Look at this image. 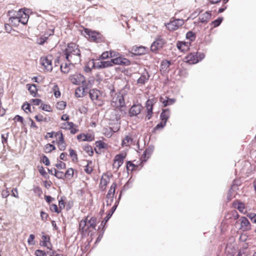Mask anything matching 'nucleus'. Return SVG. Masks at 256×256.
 Instances as JSON below:
<instances>
[{"label": "nucleus", "mask_w": 256, "mask_h": 256, "mask_svg": "<svg viewBox=\"0 0 256 256\" xmlns=\"http://www.w3.org/2000/svg\"><path fill=\"white\" fill-rule=\"evenodd\" d=\"M64 52L66 58L68 62L75 64L80 63L81 61L80 51L78 46L76 44L70 43L68 44Z\"/></svg>", "instance_id": "obj_1"}, {"label": "nucleus", "mask_w": 256, "mask_h": 256, "mask_svg": "<svg viewBox=\"0 0 256 256\" xmlns=\"http://www.w3.org/2000/svg\"><path fill=\"white\" fill-rule=\"evenodd\" d=\"M89 95L90 99L94 103L100 106L103 104V101L101 100V92L98 90L92 89L89 91Z\"/></svg>", "instance_id": "obj_2"}, {"label": "nucleus", "mask_w": 256, "mask_h": 256, "mask_svg": "<svg viewBox=\"0 0 256 256\" xmlns=\"http://www.w3.org/2000/svg\"><path fill=\"white\" fill-rule=\"evenodd\" d=\"M112 105L121 112L124 110L125 102L124 96L120 94L116 98H113L112 101Z\"/></svg>", "instance_id": "obj_3"}, {"label": "nucleus", "mask_w": 256, "mask_h": 256, "mask_svg": "<svg viewBox=\"0 0 256 256\" xmlns=\"http://www.w3.org/2000/svg\"><path fill=\"white\" fill-rule=\"evenodd\" d=\"M52 55L42 56L40 58V64L46 70L51 72L52 70Z\"/></svg>", "instance_id": "obj_4"}, {"label": "nucleus", "mask_w": 256, "mask_h": 256, "mask_svg": "<svg viewBox=\"0 0 256 256\" xmlns=\"http://www.w3.org/2000/svg\"><path fill=\"white\" fill-rule=\"evenodd\" d=\"M184 21L182 19H176L170 21V22L166 24V26L170 31H174L178 29L183 25Z\"/></svg>", "instance_id": "obj_5"}, {"label": "nucleus", "mask_w": 256, "mask_h": 256, "mask_svg": "<svg viewBox=\"0 0 256 256\" xmlns=\"http://www.w3.org/2000/svg\"><path fill=\"white\" fill-rule=\"evenodd\" d=\"M9 16V23L14 26H18L20 24V14L18 11L9 10L8 12Z\"/></svg>", "instance_id": "obj_6"}, {"label": "nucleus", "mask_w": 256, "mask_h": 256, "mask_svg": "<svg viewBox=\"0 0 256 256\" xmlns=\"http://www.w3.org/2000/svg\"><path fill=\"white\" fill-rule=\"evenodd\" d=\"M164 44L165 40L161 36H158L152 44L150 50L153 52H156L158 50L162 48Z\"/></svg>", "instance_id": "obj_7"}, {"label": "nucleus", "mask_w": 256, "mask_h": 256, "mask_svg": "<svg viewBox=\"0 0 256 256\" xmlns=\"http://www.w3.org/2000/svg\"><path fill=\"white\" fill-rule=\"evenodd\" d=\"M92 67L94 68L102 69L112 66L110 60L94 62L92 60L91 62Z\"/></svg>", "instance_id": "obj_8"}, {"label": "nucleus", "mask_w": 256, "mask_h": 256, "mask_svg": "<svg viewBox=\"0 0 256 256\" xmlns=\"http://www.w3.org/2000/svg\"><path fill=\"white\" fill-rule=\"evenodd\" d=\"M70 82L74 84H83L86 82L84 76L80 74H76L70 76Z\"/></svg>", "instance_id": "obj_9"}, {"label": "nucleus", "mask_w": 256, "mask_h": 256, "mask_svg": "<svg viewBox=\"0 0 256 256\" xmlns=\"http://www.w3.org/2000/svg\"><path fill=\"white\" fill-rule=\"evenodd\" d=\"M112 64V66L114 64L122 65V66H128L130 64V61L124 58L122 56H118L110 60Z\"/></svg>", "instance_id": "obj_10"}, {"label": "nucleus", "mask_w": 256, "mask_h": 256, "mask_svg": "<svg viewBox=\"0 0 256 256\" xmlns=\"http://www.w3.org/2000/svg\"><path fill=\"white\" fill-rule=\"evenodd\" d=\"M125 158L122 154H116L115 156L114 162L112 164L113 168L118 170L120 167L123 164Z\"/></svg>", "instance_id": "obj_11"}, {"label": "nucleus", "mask_w": 256, "mask_h": 256, "mask_svg": "<svg viewBox=\"0 0 256 256\" xmlns=\"http://www.w3.org/2000/svg\"><path fill=\"white\" fill-rule=\"evenodd\" d=\"M55 137L58 140V146L60 150H64L66 148V144L64 140L63 134L61 132H57L55 134Z\"/></svg>", "instance_id": "obj_12"}, {"label": "nucleus", "mask_w": 256, "mask_h": 256, "mask_svg": "<svg viewBox=\"0 0 256 256\" xmlns=\"http://www.w3.org/2000/svg\"><path fill=\"white\" fill-rule=\"evenodd\" d=\"M142 106L140 104H134L129 110L130 116L132 117L136 116L140 114Z\"/></svg>", "instance_id": "obj_13"}, {"label": "nucleus", "mask_w": 256, "mask_h": 256, "mask_svg": "<svg viewBox=\"0 0 256 256\" xmlns=\"http://www.w3.org/2000/svg\"><path fill=\"white\" fill-rule=\"evenodd\" d=\"M146 48L144 46H134L130 50V52L134 55H142L146 53Z\"/></svg>", "instance_id": "obj_14"}, {"label": "nucleus", "mask_w": 256, "mask_h": 256, "mask_svg": "<svg viewBox=\"0 0 256 256\" xmlns=\"http://www.w3.org/2000/svg\"><path fill=\"white\" fill-rule=\"evenodd\" d=\"M96 217H92L89 220L87 221V232L89 233L92 230H96Z\"/></svg>", "instance_id": "obj_15"}, {"label": "nucleus", "mask_w": 256, "mask_h": 256, "mask_svg": "<svg viewBox=\"0 0 256 256\" xmlns=\"http://www.w3.org/2000/svg\"><path fill=\"white\" fill-rule=\"evenodd\" d=\"M240 228L244 231H248L251 229V224L246 217L242 216L240 218Z\"/></svg>", "instance_id": "obj_16"}, {"label": "nucleus", "mask_w": 256, "mask_h": 256, "mask_svg": "<svg viewBox=\"0 0 256 256\" xmlns=\"http://www.w3.org/2000/svg\"><path fill=\"white\" fill-rule=\"evenodd\" d=\"M88 216L85 217L82 220L79 224V230L82 234H84L87 232V221Z\"/></svg>", "instance_id": "obj_17"}, {"label": "nucleus", "mask_w": 256, "mask_h": 256, "mask_svg": "<svg viewBox=\"0 0 256 256\" xmlns=\"http://www.w3.org/2000/svg\"><path fill=\"white\" fill-rule=\"evenodd\" d=\"M18 14H20L19 21L20 23L23 24H26L28 21L29 18L28 14H26L24 11H23L22 9L18 11Z\"/></svg>", "instance_id": "obj_18"}, {"label": "nucleus", "mask_w": 256, "mask_h": 256, "mask_svg": "<svg viewBox=\"0 0 256 256\" xmlns=\"http://www.w3.org/2000/svg\"><path fill=\"white\" fill-rule=\"evenodd\" d=\"M186 62L190 64H195L198 62V57L195 54L190 53L186 56Z\"/></svg>", "instance_id": "obj_19"}, {"label": "nucleus", "mask_w": 256, "mask_h": 256, "mask_svg": "<svg viewBox=\"0 0 256 256\" xmlns=\"http://www.w3.org/2000/svg\"><path fill=\"white\" fill-rule=\"evenodd\" d=\"M150 78V75L148 72H145L142 74L140 78L137 80V83L138 84H144L148 82Z\"/></svg>", "instance_id": "obj_20"}, {"label": "nucleus", "mask_w": 256, "mask_h": 256, "mask_svg": "<svg viewBox=\"0 0 256 256\" xmlns=\"http://www.w3.org/2000/svg\"><path fill=\"white\" fill-rule=\"evenodd\" d=\"M116 186V183H113L112 184L106 195L107 198L110 200V202H112L113 200V197L115 192Z\"/></svg>", "instance_id": "obj_21"}, {"label": "nucleus", "mask_w": 256, "mask_h": 256, "mask_svg": "<svg viewBox=\"0 0 256 256\" xmlns=\"http://www.w3.org/2000/svg\"><path fill=\"white\" fill-rule=\"evenodd\" d=\"M211 14L206 12L202 14H200L198 17V19L200 22L202 23H206L209 20L210 18Z\"/></svg>", "instance_id": "obj_22"}, {"label": "nucleus", "mask_w": 256, "mask_h": 256, "mask_svg": "<svg viewBox=\"0 0 256 256\" xmlns=\"http://www.w3.org/2000/svg\"><path fill=\"white\" fill-rule=\"evenodd\" d=\"M170 116V110L168 109H165L162 110L160 115L162 120L166 123L167 120Z\"/></svg>", "instance_id": "obj_23"}, {"label": "nucleus", "mask_w": 256, "mask_h": 256, "mask_svg": "<svg viewBox=\"0 0 256 256\" xmlns=\"http://www.w3.org/2000/svg\"><path fill=\"white\" fill-rule=\"evenodd\" d=\"M170 64V62L168 60H162L160 64V70L163 72H169V67Z\"/></svg>", "instance_id": "obj_24"}, {"label": "nucleus", "mask_w": 256, "mask_h": 256, "mask_svg": "<svg viewBox=\"0 0 256 256\" xmlns=\"http://www.w3.org/2000/svg\"><path fill=\"white\" fill-rule=\"evenodd\" d=\"M75 64H72L70 62L69 64L66 63L64 65L61 64L60 66V70L62 72L64 73H68L72 67L74 66Z\"/></svg>", "instance_id": "obj_25"}, {"label": "nucleus", "mask_w": 256, "mask_h": 256, "mask_svg": "<svg viewBox=\"0 0 256 256\" xmlns=\"http://www.w3.org/2000/svg\"><path fill=\"white\" fill-rule=\"evenodd\" d=\"M85 32L92 40L96 42H98V33L88 29H86Z\"/></svg>", "instance_id": "obj_26"}, {"label": "nucleus", "mask_w": 256, "mask_h": 256, "mask_svg": "<svg viewBox=\"0 0 256 256\" xmlns=\"http://www.w3.org/2000/svg\"><path fill=\"white\" fill-rule=\"evenodd\" d=\"M156 103L155 98L148 99L146 103V110H152L153 106Z\"/></svg>", "instance_id": "obj_27"}, {"label": "nucleus", "mask_w": 256, "mask_h": 256, "mask_svg": "<svg viewBox=\"0 0 256 256\" xmlns=\"http://www.w3.org/2000/svg\"><path fill=\"white\" fill-rule=\"evenodd\" d=\"M26 86L28 88V90L30 92V94L34 96H36L38 90L36 85L34 84H26Z\"/></svg>", "instance_id": "obj_28"}, {"label": "nucleus", "mask_w": 256, "mask_h": 256, "mask_svg": "<svg viewBox=\"0 0 256 256\" xmlns=\"http://www.w3.org/2000/svg\"><path fill=\"white\" fill-rule=\"evenodd\" d=\"M86 88H84V86L82 87L78 88L75 92L76 96L78 98H80L84 96V92H85Z\"/></svg>", "instance_id": "obj_29"}, {"label": "nucleus", "mask_w": 256, "mask_h": 256, "mask_svg": "<svg viewBox=\"0 0 256 256\" xmlns=\"http://www.w3.org/2000/svg\"><path fill=\"white\" fill-rule=\"evenodd\" d=\"M77 138L82 141H92V138L91 136L84 134L78 135Z\"/></svg>", "instance_id": "obj_30"}, {"label": "nucleus", "mask_w": 256, "mask_h": 256, "mask_svg": "<svg viewBox=\"0 0 256 256\" xmlns=\"http://www.w3.org/2000/svg\"><path fill=\"white\" fill-rule=\"evenodd\" d=\"M132 138L128 136H126L122 141V146H130L132 143Z\"/></svg>", "instance_id": "obj_31"}, {"label": "nucleus", "mask_w": 256, "mask_h": 256, "mask_svg": "<svg viewBox=\"0 0 256 256\" xmlns=\"http://www.w3.org/2000/svg\"><path fill=\"white\" fill-rule=\"evenodd\" d=\"M153 152V148H146L142 156H144V160H146V158H148L152 154Z\"/></svg>", "instance_id": "obj_32"}, {"label": "nucleus", "mask_w": 256, "mask_h": 256, "mask_svg": "<svg viewBox=\"0 0 256 256\" xmlns=\"http://www.w3.org/2000/svg\"><path fill=\"white\" fill-rule=\"evenodd\" d=\"M56 149V147L50 144H46L44 147L45 152H50L52 150Z\"/></svg>", "instance_id": "obj_33"}, {"label": "nucleus", "mask_w": 256, "mask_h": 256, "mask_svg": "<svg viewBox=\"0 0 256 256\" xmlns=\"http://www.w3.org/2000/svg\"><path fill=\"white\" fill-rule=\"evenodd\" d=\"M177 48L181 51H184L187 48V45L186 42H178L177 44Z\"/></svg>", "instance_id": "obj_34"}, {"label": "nucleus", "mask_w": 256, "mask_h": 256, "mask_svg": "<svg viewBox=\"0 0 256 256\" xmlns=\"http://www.w3.org/2000/svg\"><path fill=\"white\" fill-rule=\"evenodd\" d=\"M186 38L187 39L190 40V41H193L196 38V34L193 32L189 31L186 33Z\"/></svg>", "instance_id": "obj_35"}, {"label": "nucleus", "mask_w": 256, "mask_h": 256, "mask_svg": "<svg viewBox=\"0 0 256 256\" xmlns=\"http://www.w3.org/2000/svg\"><path fill=\"white\" fill-rule=\"evenodd\" d=\"M54 175L58 178H64L65 176V174L63 172L58 171L55 168L54 169Z\"/></svg>", "instance_id": "obj_36"}, {"label": "nucleus", "mask_w": 256, "mask_h": 256, "mask_svg": "<svg viewBox=\"0 0 256 256\" xmlns=\"http://www.w3.org/2000/svg\"><path fill=\"white\" fill-rule=\"evenodd\" d=\"M34 118H36V120L38 122H41L43 121L47 122L48 121V118H46L44 117L43 116L40 114L36 116H34Z\"/></svg>", "instance_id": "obj_37"}, {"label": "nucleus", "mask_w": 256, "mask_h": 256, "mask_svg": "<svg viewBox=\"0 0 256 256\" xmlns=\"http://www.w3.org/2000/svg\"><path fill=\"white\" fill-rule=\"evenodd\" d=\"M223 18H218L216 20L212 22L211 23V25L214 27L218 26L222 22Z\"/></svg>", "instance_id": "obj_38"}, {"label": "nucleus", "mask_w": 256, "mask_h": 256, "mask_svg": "<svg viewBox=\"0 0 256 256\" xmlns=\"http://www.w3.org/2000/svg\"><path fill=\"white\" fill-rule=\"evenodd\" d=\"M70 156L72 158L73 161L76 160H78L77 154L74 150L72 148L69 150Z\"/></svg>", "instance_id": "obj_39"}, {"label": "nucleus", "mask_w": 256, "mask_h": 256, "mask_svg": "<svg viewBox=\"0 0 256 256\" xmlns=\"http://www.w3.org/2000/svg\"><path fill=\"white\" fill-rule=\"evenodd\" d=\"M66 106V103L64 101H60L57 103L56 108L58 110H64Z\"/></svg>", "instance_id": "obj_40"}, {"label": "nucleus", "mask_w": 256, "mask_h": 256, "mask_svg": "<svg viewBox=\"0 0 256 256\" xmlns=\"http://www.w3.org/2000/svg\"><path fill=\"white\" fill-rule=\"evenodd\" d=\"M53 91L54 92V95L56 98H58L60 96V92L59 90V88L58 86H54L53 88Z\"/></svg>", "instance_id": "obj_41"}, {"label": "nucleus", "mask_w": 256, "mask_h": 256, "mask_svg": "<svg viewBox=\"0 0 256 256\" xmlns=\"http://www.w3.org/2000/svg\"><path fill=\"white\" fill-rule=\"evenodd\" d=\"M84 150L86 151L90 156L92 155L94 153L92 146H84Z\"/></svg>", "instance_id": "obj_42"}, {"label": "nucleus", "mask_w": 256, "mask_h": 256, "mask_svg": "<svg viewBox=\"0 0 256 256\" xmlns=\"http://www.w3.org/2000/svg\"><path fill=\"white\" fill-rule=\"evenodd\" d=\"M64 174L66 177L72 178L74 174V170L72 168H69Z\"/></svg>", "instance_id": "obj_43"}, {"label": "nucleus", "mask_w": 256, "mask_h": 256, "mask_svg": "<svg viewBox=\"0 0 256 256\" xmlns=\"http://www.w3.org/2000/svg\"><path fill=\"white\" fill-rule=\"evenodd\" d=\"M236 208L240 212H244L245 211L244 208V204L242 202H238V206L236 207Z\"/></svg>", "instance_id": "obj_44"}, {"label": "nucleus", "mask_w": 256, "mask_h": 256, "mask_svg": "<svg viewBox=\"0 0 256 256\" xmlns=\"http://www.w3.org/2000/svg\"><path fill=\"white\" fill-rule=\"evenodd\" d=\"M136 167L132 162L128 161L126 163V168L128 170H133Z\"/></svg>", "instance_id": "obj_45"}, {"label": "nucleus", "mask_w": 256, "mask_h": 256, "mask_svg": "<svg viewBox=\"0 0 256 256\" xmlns=\"http://www.w3.org/2000/svg\"><path fill=\"white\" fill-rule=\"evenodd\" d=\"M175 102V100L172 98H168L166 100H164L162 103L164 106H167L173 104Z\"/></svg>", "instance_id": "obj_46"}, {"label": "nucleus", "mask_w": 256, "mask_h": 256, "mask_svg": "<svg viewBox=\"0 0 256 256\" xmlns=\"http://www.w3.org/2000/svg\"><path fill=\"white\" fill-rule=\"evenodd\" d=\"M34 236L33 234H30L29 236V238L28 240V242L30 245H34V244L35 242L34 241Z\"/></svg>", "instance_id": "obj_47"}, {"label": "nucleus", "mask_w": 256, "mask_h": 256, "mask_svg": "<svg viewBox=\"0 0 256 256\" xmlns=\"http://www.w3.org/2000/svg\"><path fill=\"white\" fill-rule=\"evenodd\" d=\"M42 110L46 111V112H50L51 110V108L50 105L44 104L42 103L40 107Z\"/></svg>", "instance_id": "obj_48"}, {"label": "nucleus", "mask_w": 256, "mask_h": 256, "mask_svg": "<svg viewBox=\"0 0 256 256\" xmlns=\"http://www.w3.org/2000/svg\"><path fill=\"white\" fill-rule=\"evenodd\" d=\"M96 146L100 148H106V144L104 142L100 140L96 142Z\"/></svg>", "instance_id": "obj_49"}, {"label": "nucleus", "mask_w": 256, "mask_h": 256, "mask_svg": "<svg viewBox=\"0 0 256 256\" xmlns=\"http://www.w3.org/2000/svg\"><path fill=\"white\" fill-rule=\"evenodd\" d=\"M35 254L36 256H46V253L43 250H36Z\"/></svg>", "instance_id": "obj_50"}, {"label": "nucleus", "mask_w": 256, "mask_h": 256, "mask_svg": "<svg viewBox=\"0 0 256 256\" xmlns=\"http://www.w3.org/2000/svg\"><path fill=\"white\" fill-rule=\"evenodd\" d=\"M40 217L42 220L43 221H46L48 219V215L46 212L41 211L40 212Z\"/></svg>", "instance_id": "obj_51"}, {"label": "nucleus", "mask_w": 256, "mask_h": 256, "mask_svg": "<svg viewBox=\"0 0 256 256\" xmlns=\"http://www.w3.org/2000/svg\"><path fill=\"white\" fill-rule=\"evenodd\" d=\"M109 58H110L109 56V52H104L100 56V59L104 60Z\"/></svg>", "instance_id": "obj_52"}, {"label": "nucleus", "mask_w": 256, "mask_h": 256, "mask_svg": "<svg viewBox=\"0 0 256 256\" xmlns=\"http://www.w3.org/2000/svg\"><path fill=\"white\" fill-rule=\"evenodd\" d=\"M50 209L52 211H54L56 212L60 213V210L57 206L55 204H52L50 206Z\"/></svg>", "instance_id": "obj_53"}, {"label": "nucleus", "mask_w": 256, "mask_h": 256, "mask_svg": "<svg viewBox=\"0 0 256 256\" xmlns=\"http://www.w3.org/2000/svg\"><path fill=\"white\" fill-rule=\"evenodd\" d=\"M166 124V123H164V122H162L158 124L156 127L154 128V130H158L160 128H163Z\"/></svg>", "instance_id": "obj_54"}, {"label": "nucleus", "mask_w": 256, "mask_h": 256, "mask_svg": "<svg viewBox=\"0 0 256 256\" xmlns=\"http://www.w3.org/2000/svg\"><path fill=\"white\" fill-rule=\"evenodd\" d=\"M56 166L58 169H64L66 168V164L62 162H60L56 164Z\"/></svg>", "instance_id": "obj_55"}, {"label": "nucleus", "mask_w": 256, "mask_h": 256, "mask_svg": "<svg viewBox=\"0 0 256 256\" xmlns=\"http://www.w3.org/2000/svg\"><path fill=\"white\" fill-rule=\"evenodd\" d=\"M42 162L46 166H49L50 164V160L46 156H43L42 158Z\"/></svg>", "instance_id": "obj_56"}, {"label": "nucleus", "mask_w": 256, "mask_h": 256, "mask_svg": "<svg viewBox=\"0 0 256 256\" xmlns=\"http://www.w3.org/2000/svg\"><path fill=\"white\" fill-rule=\"evenodd\" d=\"M8 136V133H6L5 134H2L1 136L2 139V142L3 144L6 143L7 142V139Z\"/></svg>", "instance_id": "obj_57"}, {"label": "nucleus", "mask_w": 256, "mask_h": 256, "mask_svg": "<svg viewBox=\"0 0 256 256\" xmlns=\"http://www.w3.org/2000/svg\"><path fill=\"white\" fill-rule=\"evenodd\" d=\"M32 102L34 105L38 106V105L40 104H42V100L40 99H38V98L32 99Z\"/></svg>", "instance_id": "obj_58"}, {"label": "nucleus", "mask_w": 256, "mask_h": 256, "mask_svg": "<svg viewBox=\"0 0 256 256\" xmlns=\"http://www.w3.org/2000/svg\"><path fill=\"white\" fill-rule=\"evenodd\" d=\"M12 196L16 198H18V191L16 188H14L12 190Z\"/></svg>", "instance_id": "obj_59"}, {"label": "nucleus", "mask_w": 256, "mask_h": 256, "mask_svg": "<svg viewBox=\"0 0 256 256\" xmlns=\"http://www.w3.org/2000/svg\"><path fill=\"white\" fill-rule=\"evenodd\" d=\"M22 109L26 112V110H28L29 112H30V106L28 104H24L22 106Z\"/></svg>", "instance_id": "obj_60"}, {"label": "nucleus", "mask_w": 256, "mask_h": 256, "mask_svg": "<svg viewBox=\"0 0 256 256\" xmlns=\"http://www.w3.org/2000/svg\"><path fill=\"white\" fill-rule=\"evenodd\" d=\"M245 251L246 250L244 249L240 250L238 254V256H247L248 254Z\"/></svg>", "instance_id": "obj_61"}, {"label": "nucleus", "mask_w": 256, "mask_h": 256, "mask_svg": "<svg viewBox=\"0 0 256 256\" xmlns=\"http://www.w3.org/2000/svg\"><path fill=\"white\" fill-rule=\"evenodd\" d=\"M58 205H59V208L60 210L64 208L65 206L64 201L62 200H60L59 202H58Z\"/></svg>", "instance_id": "obj_62"}, {"label": "nucleus", "mask_w": 256, "mask_h": 256, "mask_svg": "<svg viewBox=\"0 0 256 256\" xmlns=\"http://www.w3.org/2000/svg\"><path fill=\"white\" fill-rule=\"evenodd\" d=\"M67 158V154L66 153H62L60 154V158L63 160H66Z\"/></svg>", "instance_id": "obj_63"}, {"label": "nucleus", "mask_w": 256, "mask_h": 256, "mask_svg": "<svg viewBox=\"0 0 256 256\" xmlns=\"http://www.w3.org/2000/svg\"><path fill=\"white\" fill-rule=\"evenodd\" d=\"M38 170H39V172L40 173L42 176H44L46 174V172L45 170H44V168H43L42 166L41 168H40L39 169H38Z\"/></svg>", "instance_id": "obj_64"}]
</instances>
